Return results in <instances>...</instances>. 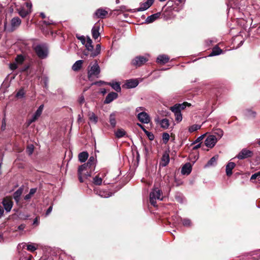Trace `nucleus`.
<instances>
[{
  "label": "nucleus",
  "mask_w": 260,
  "mask_h": 260,
  "mask_svg": "<svg viewBox=\"0 0 260 260\" xmlns=\"http://www.w3.org/2000/svg\"><path fill=\"white\" fill-rule=\"evenodd\" d=\"M190 106V104L184 102L182 104H177L174 106L170 107V110L174 113L175 116V120L180 122L182 120V115L181 111L184 109L186 106Z\"/></svg>",
  "instance_id": "nucleus-1"
},
{
  "label": "nucleus",
  "mask_w": 260,
  "mask_h": 260,
  "mask_svg": "<svg viewBox=\"0 0 260 260\" xmlns=\"http://www.w3.org/2000/svg\"><path fill=\"white\" fill-rule=\"evenodd\" d=\"M33 49L37 56L41 59L47 57L48 54V47L46 44H38L33 46Z\"/></svg>",
  "instance_id": "nucleus-2"
},
{
  "label": "nucleus",
  "mask_w": 260,
  "mask_h": 260,
  "mask_svg": "<svg viewBox=\"0 0 260 260\" xmlns=\"http://www.w3.org/2000/svg\"><path fill=\"white\" fill-rule=\"evenodd\" d=\"M150 202L153 206H156V200H162V191L158 188H155L150 193Z\"/></svg>",
  "instance_id": "nucleus-3"
},
{
  "label": "nucleus",
  "mask_w": 260,
  "mask_h": 260,
  "mask_svg": "<svg viewBox=\"0 0 260 260\" xmlns=\"http://www.w3.org/2000/svg\"><path fill=\"white\" fill-rule=\"evenodd\" d=\"M89 68H90V69L88 71V79L91 80V78L93 76L98 77L100 73L101 70L97 61L96 60L92 65L90 63Z\"/></svg>",
  "instance_id": "nucleus-4"
},
{
  "label": "nucleus",
  "mask_w": 260,
  "mask_h": 260,
  "mask_svg": "<svg viewBox=\"0 0 260 260\" xmlns=\"http://www.w3.org/2000/svg\"><path fill=\"white\" fill-rule=\"evenodd\" d=\"M148 61V58L147 57L139 55L132 59L131 63L132 66L137 68L144 65Z\"/></svg>",
  "instance_id": "nucleus-5"
},
{
  "label": "nucleus",
  "mask_w": 260,
  "mask_h": 260,
  "mask_svg": "<svg viewBox=\"0 0 260 260\" xmlns=\"http://www.w3.org/2000/svg\"><path fill=\"white\" fill-rule=\"evenodd\" d=\"M44 108V105H41L40 106L38 110L36 111L35 113L32 116V117L30 118H29L27 120V124L28 125H29L31 123L35 122L36 120H37L38 118L41 116L42 111Z\"/></svg>",
  "instance_id": "nucleus-6"
},
{
  "label": "nucleus",
  "mask_w": 260,
  "mask_h": 260,
  "mask_svg": "<svg viewBox=\"0 0 260 260\" xmlns=\"http://www.w3.org/2000/svg\"><path fill=\"white\" fill-rule=\"evenodd\" d=\"M139 84L137 79L127 80L125 83L122 86V88L128 89L136 87Z\"/></svg>",
  "instance_id": "nucleus-7"
},
{
  "label": "nucleus",
  "mask_w": 260,
  "mask_h": 260,
  "mask_svg": "<svg viewBox=\"0 0 260 260\" xmlns=\"http://www.w3.org/2000/svg\"><path fill=\"white\" fill-rule=\"evenodd\" d=\"M137 118L141 122L143 123L147 124L150 121L149 116L145 112H140L137 115Z\"/></svg>",
  "instance_id": "nucleus-8"
},
{
  "label": "nucleus",
  "mask_w": 260,
  "mask_h": 260,
  "mask_svg": "<svg viewBox=\"0 0 260 260\" xmlns=\"http://www.w3.org/2000/svg\"><path fill=\"white\" fill-rule=\"evenodd\" d=\"M21 23V20L19 17H15L13 18L11 21V28L10 31L12 32L20 26Z\"/></svg>",
  "instance_id": "nucleus-9"
},
{
  "label": "nucleus",
  "mask_w": 260,
  "mask_h": 260,
  "mask_svg": "<svg viewBox=\"0 0 260 260\" xmlns=\"http://www.w3.org/2000/svg\"><path fill=\"white\" fill-rule=\"evenodd\" d=\"M217 139L214 135L209 136L205 140V145L207 147L212 148L216 143Z\"/></svg>",
  "instance_id": "nucleus-10"
},
{
  "label": "nucleus",
  "mask_w": 260,
  "mask_h": 260,
  "mask_svg": "<svg viewBox=\"0 0 260 260\" xmlns=\"http://www.w3.org/2000/svg\"><path fill=\"white\" fill-rule=\"evenodd\" d=\"M252 155V152L246 149H242L237 156V157L240 159H243L249 157Z\"/></svg>",
  "instance_id": "nucleus-11"
},
{
  "label": "nucleus",
  "mask_w": 260,
  "mask_h": 260,
  "mask_svg": "<svg viewBox=\"0 0 260 260\" xmlns=\"http://www.w3.org/2000/svg\"><path fill=\"white\" fill-rule=\"evenodd\" d=\"M3 205L7 212H10L13 206V202L11 199L6 197L3 201Z\"/></svg>",
  "instance_id": "nucleus-12"
},
{
  "label": "nucleus",
  "mask_w": 260,
  "mask_h": 260,
  "mask_svg": "<svg viewBox=\"0 0 260 260\" xmlns=\"http://www.w3.org/2000/svg\"><path fill=\"white\" fill-rule=\"evenodd\" d=\"M40 27L44 35L47 36L49 34V23L46 21H40Z\"/></svg>",
  "instance_id": "nucleus-13"
},
{
  "label": "nucleus",
  "mask_w": 260,
  "mask_h": 260,
  "mask_svg": "<svg viewBox=\"0 0 260 260\" xmlns=\"http://www.w3.org/2000/svg\"><path fill=\"white\" fill-rule=\"evenodd\" d=\"M94 168L93 167H91L90 166L88 165L87 163H86L80 166L78 168V174H79L81 176V174H82L83 171L92 172L93 171H94Z\"/></svg>",
  "instance_id": "nucleus-14"
},
{
  "label": "nucleus",
  "mask_w": 260,
  "mask_h": 260,
  "mask_svg": "<svg viewBox=\"0 0 260 260\" xmlns=\"http://www.w3.org/2000/svg\"><path fill=\"white\" fill-rule=\"evenodd\" d=\"M155 121L159 124L160 127L164 129L168 128L170 124L169 119L167 118H164L161 120H159L158 118H157L155 119Z\"/></svg>",
  "instance_id": "nucleus-15"
},
{
  "label": "nucleus",
  "mask_w": 260,
  "mask_h": 260,
  "mask_svg": "<svg viewBox=\"0 0 260 260\" xmlns=\"http://www.w3.org/2000/svg\"><path fill=\"white\" fill-rule=\"evenodd\" d=\"M100 28V25L99 23H95L91 29V33L92 38L96 40L100 36L99 30Z\"/></svg>",
  "instance_id": "nucleus-16"
},
{
  "label": "nucleus",
  "mask_w": 260,
  "mask_h": 260,
  "mask_svg": "<svg viewBox=\"0 0 260 260\" xmlns=\"http://www.w3.org/2000/svg\"><path fill=\"white\" fill-rule=\"evenodd\" d=\"M106 176L105 173H101L99 175L95 176L93 179V183L96 185L102 184L103 181V178Z\"/></svg>",
  "instance_id": "nucleus-17"
},
{
  "label": "nucleus",
  "mask_w": 260,
  "mask_h": 260,
  "mask_svg": "<svg viewBox=\"0 0 260 260\" xmlns=\"http://www.w3.org/2000/svg\"><path fill=\"white\" fill-rule=\"evenodd\" d=\"M108 14V12L102 8L98 9L95 12V15L96 17L101 19L105 18Z\"/></svg>",
  "instance_id": "nucleus-18"
},
{
  "label": "nucleus",
  "mask_w": 260,
  "mask_h": 260,
  "mask_svg": "<svg viewBox=\"0 0 260 260\" xmlns=\"http://www.w3.org/2000/svg\"><path fill=\"white\" fill-rule=\"evenodd\" d=\"M170 58L166 55H160L157 58V62L159 64H164L169 62Z\"/></svg>",
  "instance_id": "nucleus-19"
},
{
  "label": "nucleus",
  "mask_w": 260,
  "mask_h": 260,
  "mask_svg": "<svg viewBox=\"0 0 260 260\" xmlns=\"http://www.w3.org/2000/svg\"><path fill=\"white\" fill-rule=\"evenodd\" d=\"M152 4L150 3L147 0L146 2H145L144 3H142L141 4L140 7L139 8L135 9V12H139V11H145L147 9H148L149 7H150Z\"/></svg>",
  "instance_id": "nucleus-20"
},
{
  "label": "nucleus",
  "mask_w": 260,
  "mask_h": 260,
  "mask_svg": "<svg viewBox=\"0 0 260 260\" xmlns=\"http://www.w3.org/2000/svg\"><path fill=\"white\" fill-rule=\"evenodd\" d=\"M160 16V13L158 12L147 17L145 20L146 23H150L158 19Z\"/></svg>",
  "instance_id": "nucleus-21"
},
{
  "label": "nucleus",
  "mask_w": 260,
  "mask_h": 260,
  "mask_svg": "<svg viewBox=\"0 0 260 260\" xmlns=\"http://www.w3.org/2000/svg\"><path fill=\"white\" fill-rule=\"evenodd\" d=\"M191 171V166L190 163L185 164L182 168L181 173L183 175H188Z\"/></svg>",
  "instance_id": "nucleus-22"
},
{
  "label": "nucleus",
  "mask_w": 260,
  "mask_h": 260,
  "mask_svg": "<svg viewBox=\"0 0 260 260\" xmlns=\"http://www.w3.org/2000/svg\"><path fill=\"white\" fill-rule=\"evenodd\" d=\"M92 40L89 37L87 36L86 42L85 43V44H84V45L85 46L86 50L88 51L91 52V53L92 52V51H93V46L92 44Z\"/></svg>",
  "instance_id": "nucleus-23"
},
{
  "label": "nucleus",
  "mask_w": 260,
  "mask_h": 260,
  "mask_svg": "<svg viewBox=\"0 0 260 260\" xmlns=\"http://www.w3.org/2000/svg\"><path fill=\"white\" fill-rule=\"evenodd\" d=\"M235 164L233 162H229L226 166V174L230 176L232 174V170L235 168Z\"/></svg>",
  "instance_id": "nucleus-24"
},
{
  "label": "nucleus",
  "mask_w": 260,
  "mask_h": 260,
  "mask_svg": "<svg viewBox=\"0 0 260 260\" xmlns=\"http://www.w3.org/2000/svg\"><path fill=\"white\" fill-rule=\"evenodd\" d=\"M92 172L83 171L82 174L81 176L78 174L79 180L80 182H83L84 179H86L89 177H90Z\"/></svg>",
  "instance_id": "nucleus-25"
},
{
  "label": "nucleus",
  "mask_w": 260,
  "mask_h": 260,
  "mask_svg": "<svg viewBox=\"0 0 260 260\" xmlns=\"http://www.w3.org/2000/svg\"><path fill=\"white\" fill-rule=\"evenodd\" d=\"M83 63V61L82 60H79L75 62V63L72 66V70L74 71H79L81 68L82 64Z\"/></svg>",
  "instance_id": "nucleus-26"
},
{
  "label": "nucleus",
  "mask_w": 260,
  "mask_h": 260,
  "mask_svg": "<svg viewBox=\"0 0 260 260\" xmlns=\"http://www.w3.org/2000/svg\"><path fill=\"white\" fill-rule=\"evenodd\" d=\"M116 112H114L111 113L109 117V122L113 127H115L116 124Z\"/></svg>",
  "instance_id": "nucleus-27"
},
{
  "label": "nucleus",
  "mask_w": 260,
  "mask_h": 260,
  "mask_svg": "<svg viewBox=\"0 0 260 260\" xmlns=\"http://www.w3.org/2000/svg\"><path fill=\"white\" fill-rule=\"evenodd\" d=\"M170 158L168 154L166 153L162 155L161 161V165L163 167L166 166L169 162Z\"/></svg>",
  "instance_id": "nucleus-28"
},
{
  "label": "nucleus",
  "mask_w": 260,
  "mask_h": 260,
  "mask_svg": "<svg viewBox=\"0 0 260 260\" xmlns=\"http://www.w3.org/2000/svg\"><path fill=\"white\" fill-rule=\"evenodd\" d=\"M222 52V49H221L218 46H216L213 48L212 52L210 53V56H212L218 55L221 54Z\"/></svg>",
  "instance_id": "nucleus-29"
},
{
  "label": "nucleus",
  "mask_w": 260,
  "mask_h": 260,
  "mask_svg": "<svg viewBox=\"0 0 260 260\" xmlns=\"http://www.w3.org/2000/svg\"><path fill=\"white\" fill-rule=\"evenodd\" d=\"M101 46L100 44H97L95 46V49H93V51L90 53V57H94L99 55L101 52Z\"/></svg>",
  "instance_id": "nucleus-30"
},
{
  "label": "nucleus",
  "mask_w": 260,
  "mask_h": 260,
  "mask_svg": "<svg viewBox=\"0 0 260 260\" xmlns=\"http://www.w3.org/2000/svg\"><path fill=\"white\" fill-rule=\"evenodd\" d=\"M88 157V154L87 152H82L79 153L78 155L79 160L80 162H85Z\"/></svg>",
  "instance_id": "nucleus-31"
},
{
  "label": "nucleus",
  "mask_w": 260,
  "mask_h": 260,
  "mask_svg": "<svg viewBox=\"0 0 260 260\" xmlns=\"http://www.w3.org/2000/svg\"><path fill=\"white\" fill-rule=\"evenodd\" d=\"M23 192V189L21 188H19L13 194V197L15 200L18 202L19 200L20 197L22 194Z\"/></svg>",
  "instance_id": "nucleus-32"
},
{
  "label": "nucleus",
  "mask_w": 260,
  "mask_h": 260,
  "mask_svg": "<svg viewBox=\"0 0 260 260\" xmlns=\"http://www.w3.org/2000/svg\"><path fill=\"white\" fill-rule=\"evenodd\" d=\"M218 155H215V156L212 157L208 161L207 164L206 165L205 167H210V166H214L216 163V161L218 159Z\"/></svg>",
  "instance_id": "nucleus-33"
},
{
  "label": "nucleus",
  "mask_w": 260,
  "mask_h": 260,
  "mask_svg": "<svg viewBox=\"0 0 260 260\" xmlns=\"http://www.w3.org/2000/svg\"><path fill=\"white\" fill-rule=\"evenodd\" d=\"M115 134L117 138H120L126 135V132L122 128H119L115 132Z\"/></svg>",
  "instance_id": "nucleus-34"
},
{
  "label": "nucleus",
  "mask_w": 260,
  "mask_h": 260,
  "mask_svg": "<svg viewBox=\"0 0 260 260\" xmlns=\"http://www.w3.org/2000/svg\"><path fill=\"white\" fill-rule=\"evenodd\" d=\"M88 117L90 121L94 124L98 122V118L93 112H90L88 114Z\"/></svg>",
  "instance_id": "nucleus-35"
},
{
  "label": "nucleus",
  "mask_w": 260,
  "mask_h": 260,
  "mask_svg": "<svg viewBox=\"0 0 260 260\" xmlns=\"http://www.w3.org/2000/svg\"><path fill=\"white\" fill-rule=\"evenodd\" d=\"M107 84L110 85L112 88L116 90L117 92L120 91L121 90L120 84L118 82L108 83Z\"/></svg>",
  "instance_id": "nucleus-36"
},
{
  "label": "nucleus",
  "mask_w": 260,
  "mask_h": 260,
  "mask_svg": "<svg viewBox=\"0 0 260 260\" xmlns=\"http://www.w3.org/2000/svg\"><path fill=\"white\" fill-rule=\"evenodd\" d=\"M15 60L17 63L22 64L25 60V58L23 55L18 54L16 56Z\"/></svg>",
  "instance_id": "nucleus-37"
},
{
  "label": "nucleus",
  "mask_w": 260,
  "mask_h": 260,
  "mask_svg": "<svg viewBox=\"0 0 260 260\" xmlns=\"http://www.w3.org/2000/svg\"><path fill=\"white\" fill-rule=\"evenodd\" d=\"M36 191H37V189L36 188H31L30 190L29 193L26 194L24 197V199L25 200H29L34 195V194L36 192Z\"/></svg>",
  "instance_id": "nucleus-38"
},
{
  "label": "nucleus",
  "mask_w": 260,
  "mask_h": 260,
  "mask_svg": "<svg viewBox=\"0 0 260 260\" xmlns=\"http://www.w3.org/2000/svg\"><path fill=\"white\" fill-rule=\"evenodd\" d=\"M37 248V245L36 244L31 243L27 245V250L33 252L35 251Z\"/></svg>",
  "instance_id": "nucleus-39"
},
{
  "label": "nucleus",
  "mask_w": 260,
  "mask_h": 260,
  "mask_svg": "<svg viewBox=\"0 0 260 260\" xmlns=\"http://www.w3.org/2000/svg\"><path fill=\"white\" fill-rule=\"evenodd\" d=\"M200 128H201V125H198V124H193V125L190 126L188 128V131L190 133H192L193 132H195V131L200 129Z\"/></svg>",
  "instance_id": "nucleus-40"
},
{
  "label": "nucleus",
  "mask_w": 260,
  "mask_h": 260,
  "mask_svg": "<svg viewBox=\"0 0 260 260\" xmlns=\"http://www.w3.org/2000/svg\"><path fill=\"white\" fill-rule=\"evenodd\" d=\"M214 134L218 136V139H220L223 136V132L221 129L217 128L214 130Z\"/></svg>",
  "instance_id": "nucleus-41"
},
{
  "label": "nucleus",
  "mask_w": 260,
  "mask_h": 260,
  "mask_svg": "<svg viewBox=\"0 0 260 260\" xmlns=\"http://www.w3.org/2000/svg\"><path fill=\"white\" fill-rule=\"evenodd\" d=\"M34 146L32 144L28 145L26 148V152L28 154L31 155L34 152Z\"/></svg>",
  "instance_id": "nucleus-42"
},
{
  "label": "nucleus",
  "mask_w": 260,
  "mask_h": 260,
  "mask_svg": "<svg viewBox=\"0 0 260 260\" xmlns=\"http://www.w3.org/2000/svg\"><path fill=\"white\" fill-rule=\"evenodd\" d=\"M25 94V91L23 88L20 89L16 93L15 98H21L23 97Z\"/></svg>",
  "instance_id": "nucleus-43"
},
{
  "label": "nucleus",
  "mask_w": 260,
  "mask_h": 260,
  "mask_svg": "<svg viewBox=\"0 0 260 260\" xmlns=\"http://www.w3.org/2000/svg\"><path fill=\"white\" fill-rule=\"evenodd\" d=\"M162 140L164 143L166 144L170 139V135L167 133H164L162 134Z\"/></svg>",
  "instance_id": "nucleus-44"
},
{
  "label": "nucleus",
  "mask_w": 260,
  "mask_h": 260,
  "mask_svg": "<svg viewBox=\"0 0 260 260\" xmlns=\"http://www.w3.org/2000/svg\"><path fill=\"white\" fill-rule=\"evenodd\" d=\"M88 165L90 166L91 167L95 168V159L94 157L91 156L90 157L89 159H88L87 162Z\"/></svg>",
  "instance_id": "nucleus-45"
},
{
  "label": "nucleus",
  "mask_w": 260,
  "mask_h": 260,
  "mask_svg": "<svg viewBox=\"0 0 260 260\" xmlns=\"http://www.w3.org/2000/svg\"><path fill=\"white\" fill-rule=\"evenodd\" d=\"M76 38L81 41V43L83 45L85 44V43L86 42V38L84 36H80L78 34H77L76 35Z\"/></svg>",
  "instance_id": "nucleus-46"
},
{
  "label": "nucleus",
  "mask_w": 260,
  "mask_h": 260,
  "mask_svg": "<svg viewBox=\"0 0 260 260\" xmlns=\"http://www.w3.org/2000/svg\"><path fill=\"white\" fill-rule=\"evenodd\" d=\"M28 14V12L23 8L20 9L19 11V14L23 18L25 17Z\"/></svg>",
  "instance_id": "nucleus-47"
},
{
  "label": "nucleus",
  "mask_w": 260,
  "mask_h": 260,
  "mask_svg": "<svg viewBox=\"0 0 260 260\" xmlns=\"http://www.w3.org/2000/svg\"><path fill=\"white\" fill-rule=\"evenodd\" d=\"M182 223L184 226H188L191 224V221L188 219H183L182 220Z\"/></svg>",
  "instance_id": "nucleus-48"
},
{
  "label": "nucleus",
  "mask_w": 260,
  "mask_h": 260,
  "mask_svg": "<svg viewBox=\"0 0 260 260\" xmlns=\"http://www.w3.org/2000/svg\"><path fill=\"white\" fill-rule=\"evenodd\" d=\"M99 195L103 198H108L111 196V194L109 193H105L104 191H100Z\"/></svg>",
  "instance_id": "nucleus-49"
},
{
  "label": "nucleus",
  "mask_w": 260,
  "mask_h": 260,
  "mask_svg": "<svg viewBox=\"0 0 260 260\" xmlns=\"http://www.w3.org/2000/svg\"><path fill=\"white\" fill-rule=\"evenodd\" d=\"M118 94L116 92H110L106 98H117Z\"/></svg>",
  "instance_id": "nucleus-50"
},
{
  "label": "nucleus",
  "mask_w": 260,
  "mask_h": 260,
  "mask_svg": "<svg viewBox=\"0 0 260 260\" xmlns=\"http://www.w3.org/2000/svg\"><path fill=\"white\" fill-rule=\"evenodd\" d=\"M259 177H260V171L253 174L251 176L250 179L254 180V179H255L256 178H259Z\"/></svg>",
  "instance_id": "nucleus-51"
},
{
  "label": "nucleus",
  "mask_w": 260,
  "mask_h": 260,
  "mask_svg": "<svg viewBox=\"0 0 260 260\" xmlns=\"http://www.w3.org/2000/svg\"><path fill=\"white\" fill-rule=\"evenodd\" d=\"M18 66L17 63H12L10 64V68L12 70H15L17 68Z\"/></svg>",
  "instance_id": "nucleus-52"
},
{
  "label": "nucleus",
  "mask_w": 260,
  "mask_h": 260,
  "mask_svg": "<svg viewBox=\"0 0 260 260\" xmlns=\"http://www.w3.org/2000/svg\"><path fill=\"white\" fill-rule=\"evenodd\" d=\"M255 113L251 111H248L246 115L249 117H254Z\"/></svg>",
  "instance_id": "nucleus-53"
},
{
  "label": "nucleus",
  "mask_w": 260,
  "mask_h": 260,
  "mask_svg": "<svg viewBox=\"0 0 260 260\" xmlns=\"http://www.w3.org/2000/svg\"><path fill=\"white\" fill-rule=\"evenodd\" d=\"M146 134H147V136L148 137L149 139L150 140H153L154 137V135L152 133L148 132V133H146Z\"/></svg>",
  "instance_id": "nucleus-54"
},
{
  "label": "nucleus",
  "mask_w": 260,
  "mask_h": 260,
  "mask_svg": "<svg viewBox=\"0 0 260 260\" xmlns=\"http://www.w3.org/2000/svg\"><path fill=\"white\" fill-rule=\"evenodd\" d=\"M29 68V66H26L25 65L24 67H23L22 69H21V72H26L27 71V70H28Z\"/></svg>",
  "instance_id": "nucleus-55"
},
{
  "label": "nucleus",
  "mask_w": 260,
  "mask_h": 260,
  "mask_svg": "<svg viewBox=\"0 0 260 260\" xmlns=\"http://www.w3.org/2000/svg\"><path fill=\"white\" fill-rule=\"evenodd\" d=\"M137 125L139 126L141 128H142L143 129V131L145 133H148V131H146L145 128L144 127V126L142 125L140 123H137Z\"/></svg>",
  "instance_id": "nucleus-56"
},
{
  "label": "nucleus",
  "mask_w": 260,
  "mask_h": 260,
  "mask_svg": "<svg viewBox=\"0 0 260 260\" xmlns=\"http://www.w3.org/2000/svg\"><path fill=\"white\" fill-rule=\"evenodd\" d=\"M119 10L120 11H130V10H126V6H121L119 7Z\"/></svg>",
  "instance_id": "nucleus-57"
},
{
  "label": "nucleus",
  "mask_w": 260,
  "mask_h": 260,
  "mask_svg": "<svg viewBox=\"0 0 260 260\" xmlns=\"http://www.w3.org/2000/svg\"><path fill=\"white\" fill-rule=\"evenodd\" d=\"M114 99H106V100L104 101L105 104H109Z\"/></svg>",
  "instance_id": "nucleus-58"
},
{
  "label": "nucleus",
  "mask_w": 260,
  "mask_h": 260,
  "mask_svg": "<svg viewBox=\"0 0 260 260\" xmlns=\"http://www.w3.org/2000/svg\"><path fill=\"white\" fill-rule=\"evenodd\" d=\"M143 110H144L143 107H139L136 108V112H140V111H143Z\"/></svg>",
  "instance_id": "nucleus-59"
},
{
  "label": "nucleus",
  "mask_w": 260,
  "mask_h": 260,
  "mask_svg": "<svg viewBox=\"0 0 260 260\" xmlns=\"http://www.w3.org/2000/svg\"><path fill=\"white\" fill-rule=\"evenodd\" d=\"M4 214V209L3 208L0 206V217L2 216V215Z\"/></svg>",
  "instance_id": "nucleus-60"
},
{
  "label": "nucleus",
  "mask_w": 260,
  "mask_h": 260,
  "mask_svg": "<svg viewBox=\"0 0 260 260\" xmlns=\"http://www.w3.org/2000/svg\"><path fill=\"white\" fill-rule=\"evenodd\" d=\"M204 138V135L203 136H201L200 137H199V138H198V139H197L196 141L197 142H200V141H201Z\"/></svg>",
  "instance_id": "nucleus-61"
},
{
  "label": "nucleus",
  "mask_w": 260,
  "mask_h": 260,
  "mask_svg": "<svg viewBox=\"0 0 260 260\" xmlns=\"http://www.w3.org/2000/svg\"><path fill=\"white\" fill-rule=\"evenodd\" d=\"M25 228L24 225L21 224L18 226V229L20 230H23Z\"/></svg>",
  "instance_id": "nucleus-62"
},
{
  "label": "nucleus",
  "mask_w": 260,
  "mask_h": 260,
  "mask_svg": "<svg viewBox=\"0 0 260 260\" xmlns=\"http://www.w3.org/2000/svg\"><path fill=\"white\" fill-rule=\"evenodd\" d=\"M88 55V51L86 49L83 52V55L87 56Z\"/></svg>",
  "instance_id": "nucleus-63"
},
{
  "label": "nucleus",
  "mask_w": 260,
  "mask_h": 260,
  "mask_svg": "<svg viewBox=\"0 0 260 260\" xmlns=\"http://www.w3.org/2000/svg\"><path fill=\"white\" fill-rule=\"evenodd\" d=\"M40 16L42 19H44L46 17V16L44 13H41Z\"/></svg>",
  "instance_id": "nucleus-64"
}]
</instances>
